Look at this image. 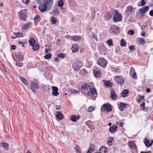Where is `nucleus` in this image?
Here are the masks:
<instances>
[{
  "mask_svg": "<svg viewBox=\"0 0 153 153\" xmlns=\"http://www.w3.org/2000/svg\"><path fill=\"white\" fill-rule=\"evenodd\" d=\"M82 89L84 90V93L87 96L91 97V98L93 100H94L96 98L97 93L96 90L94 88H92L91 86H89L87 83L82 85Z\"/></svg>",
  "mask_w": 153,
  "mask_h": 153,
  "instance_id": "f257e3e1",
  "label": "nucleus"
},
{
  "mask_svg": "<svg viewBox=\"0 0 153 153\" xmlns=\"http://www.w3.org/2000/svg\"><path fill=\"white\" fill-rule=\"evenodd\" d=\"M53 4V0H45L44 3L39 5V9L40 12H43L46 11L48 8L51 7Z\"/></svg>",
  "mask_w": 153,
  "mask_h": 153,
  "instance_id": "f03ea898",
  "label": "nucleus"
},
{
  "mask_svg": "<svg viewBox=\"0 0 153 153\" xmlns=\"http://www.w3.org/2000/svg\"><path fill=\"white\" fill-rule=\"evenodd\" d=\"M113 18L114 22H120L122 20L123 16L120 14L118 13V11L116 10L114 11Z\"/></svg>",
  "mask_w": 153,
  "mask_h": 153,
  "instance_id": "7ed1b4c3",
  "label": "nucleus"
},
{
  "mask_svg": "<svg viewBox=\"0 0 153 153\" xmlns=\"http://www.w3.org/2000/svg\"><path fill=\"white\" fill-rule=\"evenodd\" d=\"M102 111H106L107 112L111 111L112 108L110 104H103L101 108Z\"/></svg>",
  "mask_w": 153,
  "mask_h": 153,
  "instance_id": "20e7f679",
  "label": "nucleus"
},
{
  "mask_svg": "<svg viewBox=\"0 0 153 153\" xmlns=\"http://www.w3.org/2000/svg\"><path fill=\"white\" fill-rule=\"evenodd\" d=\"M97 64L104 68L106 67L107 64V60L103 58H100L97 60Z\"/></svg>",
  "mask_w": 153,
  "mask_h": 153,
  "instance_id": "39448f33",
  "label": "nucleus"
},
{
  "mask_svg": "<svg viewBox=\"0 0 153 153\" xmlns=\"http://www.w3.org/2000/svg\"><path fill=\"white\" fill-rule=\"evenodd\" d=\"M114 79L116 82L121 85H123L125 82L124 79L121 76H115Z\"/></svg>",
  "mask_w": 153,
  "mask_h": 153,
  "instance_id": "423d86ee",
  "label": "nucleus"
},
{
  "mask_svg": "<svg viewBox=\"0 0 153 153\" xmlns=\"http://www.w3.org/2000/svg\"><path fill=\"white\" fill-rule=\"evenodd\" d=\"M119 28L118 27L115 25L112 26L109 30V33L112 34L119 33Z\"/></svg>",
  "mask_w": 153,
  "mask_h": 153,
  "instance_id": "0eeeda50",
  "label": "nucleus"
},
{
  "mask_svg": "<svg viewBox=\"0 0 153 153\" xmlns=\"http://www.w3.org/2000/svg\"><path fill=\"white\" fill-rule=\"evenodd\" d=\"M82 63L80 61L76 62L73 63L72 66L74 70L76 71H78L79 70L80 67H82Z\"/></svg>",
  "mask_w": 153,
  "mask_h": 153,
  "instance_id": "6e6552de",
  "label": "nucleus"
},
{
  "mask_svg": "<svg viewBox=\"0 0 153 153\" xmlns=\"http://www.w3.org/2000/svg\"><path fill=\"white\" fill-rule=\"evenodd\" d=\"M26 10L25 9L22 10L19 13L20 18L22 20L26 21V19L27 16L25 13Z\"/></svg>",
  "mask_w": 153,
  "mask_h": 153,
  "instance_id": "1a4fd4ad",
  "label": "nucleus"
},
{
  "mask_svg": "<svg viewBox=\"0 0 153 153\" xmlns=\"http://www.w3.org/2000/svg\"><path fill=\"white\" fill-rule=\"evenodd\" d=\"M30 82H31L30 87L31 89L33 92L36 93V91L35 89H38L39 88V87L38 85V84L35 82H33L32 81H31Z\"/></svg>",
  "mask_w": 153,
  "mask_h": 153,
  "instance_id": "9d476101",
  "label": "nucleus"
},
{
  "mask_svg": "<svg viewBox=\"0 0 153 153\" xmlns=\"http://www.w3.org/2000/svg\"><path fill=\"white\" fill-rule=\"evenodd\" d=\"M32 25V24L31 22H28L23 26L22 28V31L24 32L25 30H28L30 28Z\"/></svg>",
  "mask_w": 153,
  "mask_h": 153,
  "instance_id": "9b49d317",
  "label": "nucleus"
},
{
  "mask_svg": "<svg viewBox=\"0 0 153 153\" xmlns=\"http://www.w3.org/2000/svg\"><path fill=\"white\" fill-rule=\"evenodd\" d=\"M133 7L131 6H128L126 7L125 10V12L127 15H130V14L133 11Z\"/></svg>",
  "mask_w": 153,
  "mask_h": 153,
  "instance_id": "f8f14e48",
  "label": "nucleus"
},
{
  "mask_svg": "<svg viewBox=\"0 0 153 153\" xmlns=\"http://www.w3.org/2000/svg\"><path fill=\"white\" fill-rule=\"evenodd\" d=\"M56 117L59 120L62 119L64 118V116L62 115V112L58 111H57L56 112Z\"/></svg>",
  "mask_w": 153,
  "mask_h": 153,
  "instance_id": "ddd939ff",
  "label": "nucleus"
},
{
  "mask_svg": "<svg viewBox=\"0 0 153 153\" xmlns=\"http://www.w3.org/2000/svg\"><path fill=\"white\" fill-rule=\"evenodd\" d=\"M52 90L53 91L52 94L54 96H57L59 95V93L58 92V88L56 87L53 86L52 87Z\"/></svg>",
  "mask_w": 153,
  "mask_h": 153,
  "instance_id": "4468645a",
  "label": "nucleus"
},
{
  "mask_svg": "<svg viewBox=\"0 0 153 153\" xmlns=\"http://www.w3.org/2000/svg\"><path fill=\"white\" fill-rule=\"evenodd\" d=\"M15 56L17 58L19 61H21L23 60V56L19 52H17L15 53Z\"/></svg>",
  "mask_w": 153,
  "mask_h": 153,
  "instance_id": "2eb2a0df",
  "label": "nucleus"
},
{
  "mask_svg": "<svg viewBox=\"0 0 153 153\" xmlns=\"http://www.w3.org/2000/svg\"><path fill=\"white\" fill-rule=\"evenodd\" d=\"M149 9V6H146L143 7L139 10V11L141 13H144L147 11Z\"/></svg>",
  "mask_w": 153,
  "mask_h": 153,
  "instance_id": "dca6fc26",
  "label": "nucleus"
},
{
  "mask_svg": "<svg viewBox=\"0 0 153 153\" xmlns=\"http://www.w3.org/2000/svg\"><path fill=\"white\" fill-rule=\"evenodd\" d=\"M93 73L96 77L100 76L101 72L99 70L96 69L93 70Z\"/></svg>",
  "mask_w": 153,
  "mask_h": 153,
  "instance_id": "f3484780",
  "label": "nucleus"
},
{
  "mask_svg": "<svg viewBox=\"0 0 153 153\" xmlns=\"http://www.w3.org/2000/svg\"><path fill=\"white\" fill-rule=\"evenodd\" d=\"M79 48L76 44H74L72 45L71 49L73 52H77L79 50Z\"/></svg>",
  "mask_w": 153,
  "mask_h": 153,
  "instance_id": "a211bd4d",
  "label": "nucleus"
},
{
  "mask_svg": "<svg viewBox=\"0 0 153 153\" xmlns=\"http://www.w3.org/2000/svg\"><path fill=\"white\" fill-rule=\"evenodd\" d=\"M103 82H104V85L108 88H111L112 87V85H113V84L109 81L103 80Z\"/></svg>",
  "mask_w": 153,
  "mask_h": 153,
  "instance_id": "6ab92c4d",
  "label": "nucleus"
},
{
  "mask_svg": "<svg viewBox=\"0 0 153 153\" xmlns=\"http://www.w3.org/2000/svg\"><path fill=\"white\" fill-rule=\"evenodd\" d=\"M111 97L113 100H116V98L117 97V96L116 95L113 89H111L110 91Z\"/></svg>",
  "mask_w": 153,
  "mask_h": 153,
  "instance_id": "aec40b11",
  "label": "nucleus"
},
{
  "mask_svg": "<svg viewBox=\"0 0 153 153\" xmlns=\"http://www.w3.org/2000/svg\"><path fill=\"white\" fill-rule=\"evenodd\" d=\"M99 151L100 153H107L108 152V149L105 146H102L100 148Z\"/></svg>",
  "mask_w": 153,
  "mask_h": 153,
  "instance_id": "412c9836",
  "label": "nucleus"
},
{
  "mask_svg": "<svg viewBox=\"0 0 153 153\" xmlns=\"http://www.w3.org/2000/svg\"><path fill=\"white\" fill-rule=\"evenodd\" d=\"M80 116L78 115L77 117L74 115H72L71 116L70 119L72 121L76 122L80 117Z\"/></svg>",
  "mask_w": 153,
  "mask_h": 153,
  "instance_id": "4be33fe9",
  "label": "nucleus"
},
{
  "mask_svg": "<svg viewBox=\"0 0 153 153\" xmlns=\"http://www.w3.org/2000/svg\"><path fill=\"white\" fill-rule=\"evenodd\" d=\"M117 126L115 125H112L109 128V130L110 132H113L117 131Z\"/></svg>",
  "mask_w": 153,
  "mask_h": 153,
  "instance_id": "5701e85b",
  "label": "nucleus"
},
{
  "mask_svg": "<svg viewBox=\"0 0 153 153\" xmlns=\"http://www.w3.org/2000/svg\"><path fill=\"white\" fill-rule=\"evenodd\" d=\"M128 145L131 148L133 149H136V146L135 143L132 141H129L128 143Z\"/></svg>",
  "mask_w": 153,
  "mask_h": 153,
  "instance_id": "b1692460",
  "label": "nucleus"
},
{
  "mask_svg": "<svg viewBox=\"0 0 153 153\" xmlns=\"http://www.w3.org/2000/svg\"><path fill=\"white\" fill-rule=\"evenodd\" d=\"M1 145L5 150H8L9 149V145L7 143H1Z\"/></svg>",
  "mask_w": 153,
  "mask_h": 153,
  "instance_id": "393cba45",
  "label": "nucleus"
},
{
  "mask_svg": "<svg viewBox=\"0 0 153 153\" xmlns=\"http://www.w3.org/2000/svg\"><path fill=\"white\" fill-rule=\"evenodd\" d=\"M81 36H74L71 37V40L74 41H79L81 39Z\"/></svg>",
  "mask_w": 153,
  "mask_h": 153,
  "instance_id": "a878e982",
  "label": "nucleus"
},
{
  "mask_svg": "<svg viewBox=\"0 0 153 153\" xmlns=\"http://www.w3.org/2000/svg\"><path fill=\"white\" fill-rule=\"evenodd\" d=\"M57 19L54 16H52L50 18V21L52 24H55L56 23Z\"/></svg>",
  "mask_w": 153,
  "mask_h": 153,
  "instance_id": "bb28decb",
  "label": "nucleus"
},
{
  "mask_svg": "<svg viewBox=\"0 0 153 153\" xmlns=\"http://www.w3.org/2000/svg\"><path fill=\"white\" fill-rule=\"evenodd\" d=\"M144 142L146 146L147 147H149L152 146V143H149V141L146 138L144 139Z\"/></svg>",
  "mask_w": 153,
  "mask_h": 153,
  "instance_id": "cd10ccee",
  "label": "nucleus"
},
{
  "mask_svg": "<svg viewBox=\"0 0 153 153\" xmlns=\"http://www.w3.org/2000/svg\"><path fill=\"white\" fill-rule=\"evenodd\" d=\"M112 12L107 13L105 15L106 20H107L111 19L112 17Z\"/></svg>",
  "mask_w": 153,
  "mask_h": 153,
  "instance_id": "c85d7f7f",
  "label": "nucleus"
},
{
  "mask_svg": "<svg viewBox=\"0 0 153 153\" xmlns=\"http://www.w3.org/2000/svg\"><path fill=\"white\" fill-rule=\"evenodd\" d=\"M128 93V90L126 89L124 90L123 92L121 94V96L123 97H125L127 96Z\"/></svg>",
  "mask_w": 153,
  "mask_h": 153,
  "instance_id": "c756f323",
  "label": "nucleus"
},
{
  "mask_svg": "<svg viewBox=\"0 0 153 153\" xmlns=\"http://www.w3.org/2000/svg\"><path fill=\"white\" fill-rule=\"evenodd\" d=\"M13 34L16 37L19 38L23 36L22 33H14Z\"/></svg>",
  "mask_w": 153,
  "mask_h": 153,
  "instance_id": "7c9ffc66",
  "label": "nucleus"
},
{
  "mask_svg": "<svg viewBox=\"0 0 153 153\" xmlns=\"http://www.w3.org/2000/svg\"><path fill=\"white\" fill-rule=\"evenodd\" d=\"M139 43L142 45H144L145 43V41L144 40V38H140L139 39Z\"/></svg>",
  "mask_w": 153,
  "mask_h": 153,
  "instance_id": "2f4dec72",
  "label": "nucleus"
},
{
  "mask_svg": "<svg viewBox=\"0 0 153 153\" xmlns=\"http://www.w3.org/2000/svg\"><path fill=\"white\" fill-rule=\"evenodd\" d=\"M126 104H124L123 103H120V106L119 107V109L122 111L123 109L125 108V107L126 106Z\"/></svg>",
  "mask_w": 153,
  "mask_h": 153,
  "instance_id": "473e14b6",
  "label": "nucleus"
},
{
  "mask_svg": "<svg viewBox=\"0 0 153 153\" xmlns=\"http://www.w3.org/2000/svg\"><path fill=\"white\" fill-rule=\"evenodd\" d=\"M20 79L22 81V82L25 85H27L28 84V83L27 81V80L24 78L23 77H20Z\"/></svg>",
  "mask_w": 153,
  "mask_h": 153,
  "instance_id": "72a5a7b5",
  "label": "nucleus"
},
{
  "mask_svg": "<svg viewBox=\"0 0 153 153\" xmlns=\"http://www.w3.org/2000/svg\"><path fill=\"white\" fill-rule=\"evenodd\" d=\"M51 53H48L44 56V58L46 59H49L51 58Z\"/></svg>",
  "mask_w": 153,
  "mask_h": 153,
  "instance_id": "f704fd0d",
  "label": "nucleus"
},
{
  "mask_svg": "<svg viewBox=\"0 0 153 153\" xmlns=\"http://www.w3.org/2000/svg\"><path fill=\"white\" fill-rule=\"evenodd\" d=\"M125 40L124 39H122L120 42V45L122 46H126V42L124 41Z\"/></svg>",
  "mask_w": 153,
  "mask_h": 153,
  "instance_id": "c9c22d12",
  "label": "nucleus"
},
{
  "mask_svg": "<svg viewBox=\"0 0 153 153\" xmlns=\"http://www.w3.org/2000/svg\"><path fill=\"white\" fill-rule=\"evenodd\" d=\"M75 149L78 153H79L80 151V148L79 147L78 145H76L75 146Z\"/></svg>",
  "mask_w": 153,
  "mask_h": 153,
  "instance_id": "e433bc0d",
  "label": "nucleus"
},
{
  "mask_svg": "<svg viewBox=\"0 0 153 153\" xmlns=\"http://www.w3.org/2000/svg\"><path fill=\"white\" fill-rule=\"evenodd\" d=\"M29 42L30 45H33L35 42V40L33 38L31 39L29 41Z\"/></svg>",
  "mask_w": 153,
  "mask_h": 153,
  "instance_id": "4c0bfd02",
  "label": "nucleus"
},
{
  "mask_svg": "<svg viewBox=\"0 0 153 153\" xmlns=\"http://www.w3.org/2000/svg\"><path fill=\"white\" fill-rule=\"evenodd\" d=\"M106 43L110 46H112L113 45L112 42V40L111 39L108 40L106 42Z\"/></svg>",
  "mask_w": 153,
  "mask_h": 153,
  "instance_id": "58836bf2",
  "label": "nucleus"
},
{
  "mask_svg": "<svg viewBox=\"0 0 153 153\" xmlns=\"http://www.w3.org/2000/svg\"><path fill=\"white\" fill-rule=\"evenodd\" d=\"M95 147V145L93 144H90V148L89 149V150H90L91 151V152H93L94 150V147Z\"/></svg>",
  "mask_w": 153,
  "mask_h": 153,
  "instance_id": "ea45409f",
  "label": "nucleus"
},
{
  "mask_svg": "<svg viewBox=\"0 0 153 153\" xmlns=\"http://www.w3.org/2000/svg\"><path fill=\"white\" fill-rule=\"evenodd\" d=\"M58 4L60 7L62 6L64 4L63 1L62 0H60L58 2Z\"/></svg>",
  "mask_w": 153,
  "mask_h": 153,
  "instance_id": "a19ab883",
  "label": "nucleus"
},
{
  "mask_svg": "<svg viewBox=\"0 0 153 153\" xmlns=\"http://www.w3.org/2000/svg\"><path fill=\"white\" fill-rule=\"evenodd\" d=\"M39 46L38 45L36 44L34 46H33V50L36 51L39 48Z\"/></svg>",
  "mask_w": 153,
  "mask_h": 153,
  "instance_id": "79ce46f5",
  "label": "nucleus"
},
{
  "mask_svg": "<svg viewBox=\"0 0 153 153\" xmlns=\"http://www.w3.org/2000/svg\"><path fill=\"white\" fill-rule=\"evenodd\" d=\"M139 98L140 99L138 101V102H140L141 100H145L144 98V96H141V95H138Z\"/></svg>",
  "mask_w": 153,
  "mask_h": 153,
  "instance_id": "37998d69",
  "label": "nucleus"
},
{
  "mask_svg": "<svg viewBox=\"0 0 153 153\" xmlns=\"http://www.w3.org/2000/svg\"><path fill=\"white\" fill-rule=\"evenodd\" d=\"M134 72H135L134 69L133 67H131L130 70V74H132Z\"/></svg>",
  "mask_w": 153,
  "mask_h": 153,
  "instance_id": "c03bdc74",
  "label": "nucleus"
},
{
  "mask_svg": "<svg viewBox=\"0 0 153 153\" xmlns=\"http://www.w3.org/2000/svg\"><path fill=\"white\" fill-rule=\"evenodd\" d=\"M94 109V107L93 106L89 107L87 111L88 112H92Z\"/></svg>",
  "mask_w": 153,
  "mask_h": 153,
  "instance_id": "a18cd8bd",
  "label": "nucleus"
},
{
  "mask_svg": "<svg viewBox=\"0 0 153 153\" xmlns=\"http://www.w3.org/2000/svg\"><path fill=\"white\" fill-rule=\"evenodd\" d=\"M40 16H39L37 15L35 16L34 20L36 21V22H38L39 21V19Z\"/></svg>",
  "mask_w": 153,
  "mask_h": 153,
  "instance_id": "49530a36",
  "label": "nucleus"
},
{
  "mask_svg": "<svg viewBox=\"0 0 153 153\" xmlns=\"http://www.w3.org/2000/svg\"><path fill=\"white\" fill-rule=\"evenodd\" d=\"M128 33L129 35H132L134 33V30H130L128 31Z\"/></svg>",
  "mask_w": 153,
  "mask_h": 153,
  "instance_id": "de8ad7c7",
  "label": "nucleus"
},
{
  "mask_svg": "<svg viewBox=\"0 0 153 153\" xmlns=\"http://www.w3.org/2000/svg\"><path fill=\"white\" fill-rule=\"evenodd\" d=\"M53 11L54 14H55L56 15H58L59 13V12L56 9H54Z\"/></svg>",
  "mask_w": 153,
  "mask_h": 153,
  "instance_id": "09e8293b",
  "label": "nucleus"
},
{
  "mask_svg": "<svg viewBox=\"0 0 153 153\" xmlns=\"http://www.w3.org/2000/svg\"><path fill=\"white\" fill-rule=\"evenodd\" d=\"M58 57L59 58H63L65 57V55L63 53H61L59 54H58Z\"/></svg>",
  "mask_w": 153,
  "mask_h": 153,
  "instance_id": "8fccbe9b",
  "label": "nucleus"
},
{
  "mask_svg": "<svg viewBox=\"0 0 153 153\" xmlns=\"http://www.w3.org/2000/svg\"><path fill=\"white\" fill-rule=\"evenodd\" d=\"M16 65L19 67L22 66L23 65V63L22 62H17L16 63Z\"/></svg>",
  "mask_w": 153,
  "mask_h": 153,
  "instance_id": "3c124183",
  "label": "nucleus"
},
{
  "mask_svg": "<svg viewBox=\"0 0 153 153\" xmlns=\"http://www.w3.org/2000/svg\"><path fill=\"white\" fill-rule=\"evenodd\" d=\"M145 0H142L141 2V4L140 5V6H143L144 5L146 2L145 1Z\"/></svg>",
  "mask_w": 153,
  "mask_h": 153,
  "instance_id": "603ef678",
  "label": "nucleus"
},
{
  "mask_svg": "<svg viewBox=\"0 0 153 153\" xmlns=\"http://www.w3.org/2000/svg\"><path fill=\"white\" fill-rule=\"evenodd\" d=\"M129 49L130 50H134L135 49V47L133 45H131L129 47Z\"/></svg>",
  "mask_w": 153,
  "mask_h": 153,
  "instance_id": "864d4df0",
  "label": "nucleus"
},
{
  "mask_svg": "<svg viewBox=\"0 0 153 153\" xmlns=\"http://www.w3.org/2000/svg\"><path fill=\"white\" fill-rule=\"evenodd\" d=\"M145 106V103L144 102H143L140 105V107L142 108H144Z\"/></svg>",
  "mask_w": 153,
  "mask_h": 153,
  "instance_id": "5fc2aeb1",
  "label": "nucleus"
},
{
  "mask_svg": "<svg viewBox=\"0 0 153 153\" xmlns=\"http://www.w3.org/2000/svg\"><path fill=\"white\" fill-rule=\"evenodd\" d=\"M71 92L73 94V93H78L79 92H78V91L74 89H72L71 90Z\"/></svg>",
  "mask_w": 153,
  "mask_h": 153,
  "instance_id": "6e6d98bb",
  "label": "nucleus"
},
{
  "mask_svg": "<svg viewBox=\"0 0 153 153\" xmlns=\"http://www.w3.org/2000/svg\"><path fill=\"white\" fill-rule=\"evenodd\" d=\"M111 68L112 69V70L113 71H117V70H119V68L118 67L117 68H115L114 67H111Z\"/></svg>",
  "mask_w": 153,
  "mask_h": 153,
  "instance_id": "4d7b16f0",
  "label": "nucleus"
},
{
  "mask_svg": "<svg viewBox=\"0 0 153 153\" xmlns=\"http://www.w3.org/2000/svg\"><path fill=\"white\" fill-rule=\"evenodd\" d=\"M149 14L151 16H153V10L149 11Z\"/></svg>",
  "mask_w": 153,
  "mask_h": 153,
  "instance_id": "13d9d810",
  "label": "nucleus"
},
{
  "mask_svg": "<svg viewBox=\"0 0 153 153\" xmlns=\"http://www.w3.org/2000/svg\"><path fill=\"white\" fill-rule=\"evenodd\" d=\"M132 74V77L133 78H137L136 74L135 73V72H134V73Z\"/></svg>",
  "mask_w": 153,
  "mask_h": 153,
  "instance_id": "bf43d9fd",
  "label": "nucleus"
},
{
  "mask_svg": "<svg viewBox=\"0 0 153 153\" xmlns=\"http://www.w3.org/2000/svg\"><path fill=\"white\" fill-rule=\"evenodd\" d=\"M72 36H71L68 35H67L65 36V38L69 39L71 40V37Z\"/></svg>",
  "mask_w": 153,
  "mask_h": 153,
  "instance_id": "052dcab7",
  "label": "nucleus"
},
{
  "mask_svg": "<svg viewBox=\"0 0 153 153\" xmlns=\"http://www.w3.org/2000/svg\"><path fill=\"white\" fill-rule=\"evenodd\" d=\"M22 1L25 4H28L30 2L29 0H22Z\"/></svg>",
  "mask_w": 153,
  "mask_h": 153,
  "instance_id": "680f3d73",
  "label": "nucleus"
},
{
  "mask_svg": "<svg viewBox=\"0 0 153 153\" xmlns=\"http://www.w3.org/2000/svg\"><path fill=\"white\" fill-rule=\"evenodd\" d=\"M92 38L94 39H96V40H97V37L96 36H95V34H94V33H92Z\"/></svg>",
  "mask_w": 153,
  "mask_h": 153,
  "instance_id": "e2e57ef3",
  "label": "nucleus"
},
{
  "mask_svg": "<svg viewBox=\"0 0 153 153\" xmlns=\"http://www.w3.org/2000/svg\"><path fill=\"white\" fill-rule=\"evenodd\" d=\"M45 88H47V89L48 90L49 89V88H48V87L47 86H46V85H45V86H44V91L45 92L46 91H47V89H46V90H45Z\"/></svg>",
  "mask_w": 153,
  "mask_h": 153,
  "instance_id": "0e129e2a",
  "label": "nucleus"
},
{
  "mask_svg": "<svg viewBox=\"0 0 153 153\" xmlns=\"http://www.w3.org/2000/svg\"><path fill=\"white\" fill-rule=\"evenodd\" d=\"M147 26V25H143L142 26H141V28L142 30H144Z\"/></svg>",
  "mask_w": 153,
  "mask_h": 153,
  "instance_id": "69168bd1",
  "label": "nucleus"
},
{
  "mask_svg": "<svg viewBox=\"0 0 153 153\" xmlns=\"http://www.w3.org/2000/svg\"><path fill=\"white\" fill-rule=\"evenodd\" d=\"M107 143L109 146H111L112 144V141L111 140H108L107 141Z\"/></svg>",
  "mask_w": 153,
  "mask_h": 153,
  "instance_id": "338daca9",
  "label": "nucleus"
},
{
  "mask_svg": "<svg viewBox=\"0 0 153 153\" xmlns=\"http://www.w3.org/2000/svg\"><path fill=\"white\" fill-rule=\"evenodd\" d=\"M129 21L130 22H134V19H132V18L131 17L130 19H129Z\"/></svg>",
  "mask_w": 153,
  "mask_h": 153,
  "instance_id": "774afa93",
  "label": "nucleus"
}]
</instances>
